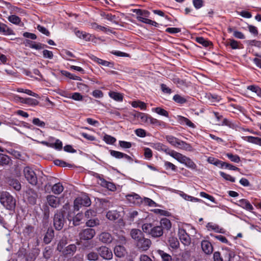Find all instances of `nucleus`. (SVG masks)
Instances as JSON below:
<instances>
[{
  "instance_id": "obj_19",
  "label": "nucleus",
  "mask_w": 261,
  "mask_h": 261,
  "mask_svg": "<svg viewBox=\"0 0 261 261\" xmlns=\"http://www.w3.org/2000/svg\"><path fill=\"white\" fill-rule=\"evenodd\" d=\"M115 255L118 257H122L126 254L125 248L121 245L116 246L114 249Z\"/></svg>"
},
{
  "instance_id": "obj_31",
  "label": "nucleus",
  "mask_w": 261,
  "mask_h": 261,
  "mask_svg": "<svg viewBox=\"0 0 261 261\" xmlns=\"http://www.w3.org/2000/svg\"><path fill=\"white\" fill-rule=\"evenodd\" d=\"M169 245L173 249H177L179 246V242L175 237H170L168 240Z\"/></svg>"
},
{
  "instance_id": "obj_32",
  "label": "nucleus",
  "mask_w": 261,
  "mask_h": 261,
  "mask_svg": "<svg viewBox=\"0 0 261 261\" xmlns=\"http://www.w3.org/2000/svg\"><path fill=\"white\" fill-rule=\"evenodd\" d=\"M205 97L209 100V102L211 103L219 102L221 99V97L219 95L211 93L206 94Z\"/></svg>"
},
{
  "instance_id": "obj_13",
  "label": "nucleus",
  "mask_w": 261,
  "mask_h": 261,
  "mask_svg": "<svg viewBox=\"0 0 261 261\" xmlns=\"http://www.w3.org/2000/svg\"><path fill=\"white\" fill-rule=\"evenodd\" d=\"M48 204L52 207L56 208L60 204V199L57 197L50 195L46 197Z\"/></svg>"
},
{
  "instance_id": "obj_24",
  "label": "nucleus",
  "mask_w": 261,
  "mask_h": 261,
  "mask_svg": "<svg viewBox=\"0 0 261 261\" xmlns=\"http://www.w3.org/2000/svg\"><path fill=\"white\" fill-rule=\"evenodd\" d=\"M0 33L5 35H14L13 31L9 28L7 25L0 23Z\"/></svg>"
},
{
  "instance_id": "obj_60",
  "label": "nucleus",
  "mask_w": 261,
  "mask_h": 261,
  "mask_svg": "<svg viewBox=\"0 0 261 261\" xmlns=\"http://www.w3.org/2000/svg\"><path fill=\"white\" fill-rule=\"evenodd\" d=\"M91 28L94 30H100L103 32H107L109 29L105 27L98 25L97 23L94 22L91 24Z\"/></svg>"
},
{
  "instance_id": "obj_29",
  "label": "nucleus",
  "mask_w": 261,
  "mask_h": 261,
  "mask_svg": "<svg viewBox=\"0 0 261 261\" xmlns=\"http://www.w3.org/2000/svg\"><path fill=\"white\" fill-rule=\"evenodd\" d=\"M63 190H64V187H63L62 184L60 182L55 184V185H53V186L52 187V188H51L52 192L55 194H57V195H58V194H60V193H61L63 191Z\"/></svg>"
},
{
  "instance_id": "obj_22",
  "label": "nucleus",
  "mask_w": 261,
  "mask_h": 261,
  "mask_svg": "<svg viewBox=\"0 0 261 261\" xmlns=\"http://www.w3.org/2000/svg\"><path fill=\"white\" fill-rule=\"evenodd\" d=\"M206 227L208 230H214L216 232L221 233L225 232L223 228H220L217 224L212 222L208 223L206 225Z\"/></svg>"
},
{
  "instance_id": "obj_53",
  "label": "nucleus",
  "mask_w": 261,
  "mask_h": 261,
  "mask_svg": "<svg viewBox=\"0 0 261 261\" xmlns=\"http://www.w3.org/2000/svg\"><path fill=\"white\" fill-rule=\"evenodd\" d=\"M183 164L185 165L187 167L193 169H195L196 167V164L188 157L186 159Z\"/></svg>"
},
{
  "instance_id": "obj_62",
  "label": "nucleus",
  "mask_w": 261,
  "mask_h": 261,
  "mask_svg": "<svg viewBox=\"0 0 261 261\" xmlns=\"http://www.w3.org/2000/svg\"><path fill=\"white\" fill-rule=\"evenodd\" d=\"M152 228V225L151 223H145L142 226L143 231L149 234L150 233Z\"/></svg>"
},
{
  "instance_id": "obj_64",
  "label": "nucleus",
  "mask_w": 261,
  "mask_h": 261,
  "mask_svg": "<svg viewBox=\"0 0 261 261\" xmlns=\"http://www.w3.org/2000/svg\"><path fill=\"white\" fill-rule=\"evenodd\" d=\"M103 140L108 144H112L113 143H114L116 140L115 138L110 136V135H106L104 137H103Z\"/></svg>"
},
{
  "instance_id": "obj_18",
  "label": "nucleus",
  "mask_w": 261,
  "mask_h": 261,
  "mask_svg": "<svg viewBox=\"0 0 261 261\" xmlns=\"http://www.w3.org/2000/svg\"><path fill=\"white\" fill-rule=\"evenodd\" d=\"M168 154H169L171 156L173 157L181 164H184L186 159L187 158V156L173 150H170Z\"/></svg>"
},
{
  "instance_id": "obj_12",
  "label": "nucleus",
  "mask_w": 261,
  "mask_h": 261,
  "mask_svg": "<svg viewBox=\"0 0 261 261\" xmlns=\"http://www.w3.org/2000/svg\"><path fill=\"white\" fill-rule=\"evenodd\" d=\"M236 204L249 212H251L253 210V207L249 201L245 199H240Z\"/></svg>"
},
{
  "instance_id": "obj_25",
  "label": "nucleus",
  "mask_w": 261,
  "mask_h": 261,
  "mask_svg": "<svg viewBox=\"0 0 261 261\" xmlns=\"http://www.w3.org/2000/svg\"><path fill=\"white\" fill-rule=\"evenodd\" d=\"M133 116L135 117L140 118L142 122L144 123H149L150 118L151 117V116L148 114L141 112H136L133 115Z\"/></svg>"
},
{
  "instance_id": "obj_8",
  "label": "nucleus",
  "mask_w": 261,
  "mask_h": 261,
  "mask_svg": "<svg viewBox=\"0 0 261 261\" xmlns=\"http://www.w3.org/2000/svg\"><path fill=\"white\" fill-rule=\"evenodd\" d=\"M25 197L31 204L36 203L37 198V194L32 189H28L25 192Z\"/></svg>"
},
{
  "instance_id": "obj_36",
  "label": "nucleus",
  "mask_w": 261,
  "mask_h": 261,
  "mask_svg": "<svg viewBox=\"0 0 261 261\" xmlns=\"http://www.w3.org/2000/svg\"><path fill=\"white\" fill-rule=\"evenodd\" d=\"M157 253L161 257L163 261H172L171 256L164 251L158 250Z\"/></svg>"
},
{
  "instance_id": "obj_23",
  "label": "nucleus",
  "mask_w": 261,
  "mask_h": 261,
  "mask_svg": "<svg viewBox=\"0 0 261 261\" xmlns=\"http://www.w3.org/2000/svg\"><path fill=\"white\" fill-rule=\"evenodd\" d=\"M151 146L158 151H163L167 154H169V152L170 151V150L168 147L161 143L152 144Z\"/></svg>"
},
{
  "instance_id": "obj_38",
  "label": "nucleus",
  "mask_w": 261,
  "mask_h": 261,
  "mask_svg": "<svg viewBox=\"0 0 261 261\" xmlns=\"http://www.w3.org/2000/svg\"><path fill=\"white\" fill-rule=\"evenodd\" d=\"M109 95L111 98L117 101H121L123 100V96L121 94L115 92H110Z\"/></svg>"
},
{
  "instance_id": "obj_15",
  "label": "nucleus",
  "mask_w": 261,
  "mask_h": 261,
  "mask_svg": "<svg viewBox=\"0 0 261 261\" xmlns=\"http://www.w3.org/2000/svg\"><path fill=\"white\" fill-rule=\"evenodd\" d=\"M201 246L203 251L205 254H210L212 253L213 248L209 241L206 240L202 241L201 243Z\"/></svg>"
},
{
  "instance_id": "obj_10",
  "label": "nucleus",
  "mask_w": 261,
  "mask_h": 261,
  "mask_svg": "<svg viewBox=\"0 0 261 261\" xmlns=\"http://www.w3.org/2000/svg\"><path fill=\"white\" fill-rule=\"evenodd\" d=\"M127 201L130 203L138 204L142 202L141 197L137 194L132 193L125 196Z\"/></svg>"
},
{
  "instance_id": "obj_7",
  "label": "nucleus",
  "mask_w": 261,
  "mask_h": 261,
  "mask_svg": "<svg viewBox=\"0 0 261 261\" xmlns=\"http://www.w3.org/2000/svg\"><path fill=\"white\" fill-rule=\"evenodd\" d=\"M178 236L181 243L186 246L190 244L191 239L186 230L182 228L178 229Z\"/></svg>"
},
{
  "instance_id": "obj_39",
  "label": "nucleus",
  "mask_w": 261,
  "mask_h": 261,
  "mask_svg": "<svg viewBox=\"0 0 261 261\" xmlns=\"http://www.w3.org/2000/svg\"><path fill=\"white\" fill-rule=\"evenodd\" d=\"M91 59L94 62H95L99 64H101L102 65L105 66L109 67V66H110V65L111 64V63H110L108 61H105V60H103L101 59L98 58L94 56H92L91 57Z\"/></svg>"
},
{
  "instance_id": "obj_11",
  "label": "nucleus",
  "mask_w": 261,
  "mask_h": 261,
  "mask_svg": "<svg viewBox=\"0 0 261 261\" xmlns=\"http://www.w3.org/2000/svg\"><path fill=\"white\" fill-rule=\"evenodd\" d=\"M16 100L22 103L27 104L30 106H35L39 104V101L37 100L30 97H17Z\"/></svg>"
},
{
  "instance_id": "obj_41",
  "label": "nucleus",
  "mask_w": 261,
  "mask_h": 261,
  "mask_svg": "<svg viewBox=\"0 0 261 261\" xmlns=\"http://www.w3.org/2000/svg\"><path fill=\"white\" fill-rule=\"evenodd\" d=\"M177 147H179L181 149L187 150V151H192V146L189 144L187 143L186 142L180 140L178 145Z\"/></svg>"
},
{
  "instance_id": "obj_61",
  "label": "nucleus",
  "mask_w": 261,
  "mask_h": 261,
  "mask_svg": "<svg viewBox=\"0 0 261 261\" xmlns=\"http://www.w3.org/2000/svg\"><path fill=\"white\" fill-rule=\"evenodd\" d=\"M87 257L89 260L95 261L98 259V255L96 252H91L87 255Z\"/></svg>"
},
{
  "instance_id": "obj_40",
  "label": "nucleus",
  "mask_w": 261,
  "mask_h": 261,
  "mask_svg": "<svg viewBox=\"0 0 261 261\" xmlns=\"http://www.w3.org/2000/svg\"><path fill=\"white\" fill-rule=\"evenodd\" d=\"M166 139L170 144L176 147H177L180 141L179 139L172 136H167L166 137Z\"/></svg>"
},
{
  "instance_id": "obj_44",
  "label": "nucleus",
  "mask_w": 261,
  "mask_h": 261,
  "mask_svg": "<svg viewBox=\"0 0 261 261\" xmlns=\"http://www.w3.org/2000/svg\"><path fill=\"white\" fill-rule=\"evenodd\" d=\"M219 166L221 168H228L230 170H234V171H239L240 169L236 166H234L230 164L227 163L226 162L220 161Z\"/></svg>"
},
{
  "instance_id": "obj_28",
  "label": "nucleus",
  "mask_w": 261,
  "mask_h": 261,
  "mask_svg": "<svg viewBox=\"0 0 261 261\" xmlns=\"http://www.w3.org/2000/svg\"><path fill=\"white\" fill-rule=\"evenodd\" d=\"M150 234L153 237H159L163 234V229L160 226L152 228Z\"/></svg>"
},
{
  "instance_id": "obj_54",
  "label": "nucleus",
  "mask_w": 261,
  "mask_h": 261,
  "mask_svg": "<svg viewBox=\"0 0 261 261\" xmlns=\"http://www.w3.org/2000/svg\"><path fill=\"white\" fill-rule=\"evenodd\" d=\"M134 12L137 14V16L146 17H148L150 15L149 12L146 10H141L140 9H136L134 10Z\"/></svg>"
},
{
  "instance_id": "obj_51",
  "label": "nucleus",
  "mask_w": 261,
  "mask_h": 261,
  "mask_svg": "<svg viewBox=\"0 0 261 261\" xmlns=\"http://www.w3.org/2000/svg\"><path fill=\"white\" fill-rule=\"evenodd\" d=\"M226 156L233 162L238 163L240 162V158L237 154L228 153L226 154Z\"/></svg>"
},
{
  "instance_id": "obj_26",
  "label": "nucleus",
  "mask_w": 261,
  "mask_h": 261,
  "mask_svg": "<svg viewBox=\"0 0 261 261\" xmlns=\"http://www.w3.org/2000/svg\"><path fill=\"white\" fill-rule=\"evenodd\" d=\"M24 44L26 46L30 47L32 48L36 49H40L42 48V44L41 43H36L30 40L27 39L24 41Z\"/></svg>"
},
{
  "instance_id": "obj_47",
  "label": "nucleus",
  "mask_w": 261,
  "mask_h": 261,
  "mask_svg": "<svg viewBox=\"0 0 261 261\" xmlns=\"http://www.w3.org/2000/svg\"><path fill=\"white\" fill-rule=\"evenodd\" d=\"M17 91L18 92H20V93H24L29 95L32 96L33 97H35L36 98L39 97V96L38 94L32 92L31 90H29V89L19 88V89H18Z\"/></svg>"
},
{
  "instance_id": "obj_57",
  "label": "nucleus",
  "mask_w": 261,
  "mask_h": 261,
  "mask_svg": "<svg viewBox=\"0 0 261 261\" xmlns=\"http://www.w3.org/2000/svg\"><path fill=\"white\" fill-rule=\"evenodd\" d=\"M33 230L34 228L32 226H27L23 229V233L26 238L29 237L33 232Z\"/></svg>"
},
{
  "instance_id": "obj_58",
  "label": "nucleus",
  "mask_w": 261,
  "mask_h": 261,
  "mask_svg": "<svg viewBox=\"0 0 261 261\" xmlns=\"http://www.w3.org/2000/svg\"><path fill=\"white\" fill-rule=\"evenodd\" d=\"M10 185L17 191H19L21 189V185L17 180L13 179L11 180Z\"/></svg>"
},
{
  "instance_id": "obj_59",
  "label": "nucleus",
  "mask_w": 261,
  "mask_h": 261,
  "mask_svg": "<svg viewBox=\"0 0 261 261\" xmlns=\"http://www.w3.org/2000/svg\"><path fill=\"white\" fill-rule=\"evenodd\" d=\"M220 175L224 178L226 180H228L231 182H234L235 181V178L231 176V175L227 174L223 172L220 171L219 172Z\"/></svg>"
},
{
  "instance_id": "obj_27",
  "label": "nucleus",
  "mask_w": 261,
  "mask_h": 261,
  "mask_svg": "<svg viewBox=\"0 0 261 261\" xmlns=\"http://www.w3.org/2000/svg\"><path fill=\"white\" fill-rule=\"evenodd\" d=\"M149 123L154 126H160L163 128L166 127V123L164 122L159 120L156 118H153L151 116L150 118Z\"/></svg>"
},
{
  "instance_id": "obj_3",
  "label": "nucleus",
  "mask_w": 261,
  "mask_h": 261,
  "mask_svg": "<svg viewBox=\"0 0 261 261\" xmlns=\"http://www.w3.org/2000/svg\"><path fill=\"white\" fill-rule=\"evenodd\" d=\"M91 204L90 198L87 195H84L82 196L76 198L74 201V209L79 210L80 206H89Z\"/></svg>"
},
{
  "instance_id": "obj_5",
  "label": "nucleus",
  "mask_w": 261,
  "mask_h": 261,
  "mask_svg": "<svg viewBox=\"0 0 261 261\" xmlns=\"http://www.w3.org/2000/svg\"><path fill=\"white\" fill-rule=\"evenodd\" d=\"M95 231L92 228H86L82 230L79 233L81 240H89L92 239L95 235Z\"/></svg>"
},
{
  "instance_id": "obj_30",
  "label": "nucleus",
  "mask_w": 261,
  "mask_h": 261,
  "mask_svg": "<svg viewBox=\"0 0 261 261\" xmlns=\"http://www.w3.org/2000/svg\"><path fill=\"white\" fill-rule=\"evenodd\" d=\"M137 19L138 21L143 23L149 24L153 26L156 27L158 23L154 21L147 18L146 17L137 16Z\"/></svg>"
},
{
  "instance_id": "obj_2",
  "label": "nucleus",
  "mask_w": 261,
  "mask_h": 261,
  "mask_svg": "<svg viewBox=\"0 0 261 261\" xmlns=\"http://www.w3.org/2000/svg\"><path fill=\"white\" fill-rule=\"evenodd\" d=\"M23 173L27 181L32 185L37 184V178L34 170L29 167H26L23 169Z\"/></svg>"
},
{
  "instance_id": "obj_49",
  "label": "nucleus",
  "mask_w": 261,
  "mask_h": 261,
  "mask_svg": "<svg viewBox=\"0 0 261 261\" xmlns=\"http://www.w3.org/2000/svg\"><path fill=\"white\" fill-rule=\"evenodd\" d=\"M247 89L255 93L257 96L261 97V89L259 87L251 85L247 87Z\"/></svg>"
},
{
  "instance_id": "obj_4",
  "label": "nucleus",
  "mask_w": 261,
  "mask_h": 261,
  "mask_svg": "<svg viewBox=\"0 0 261 261\" xmlns=\"http://www.w3.org/2000/svg\"><path fill=\"white\" fill-rule=\"evenodd\" d=\"M97 251L99 255L105 259L110 260L113 257V253L111 250L106 246H101L97 248Z\"/></svg>"
},
{
  "instance_id": "obj_45",
  "label": "nucleus",
  "mask_w": 261,
  "mask_h": 261,
  "mask_svg": "<svg viewBox=\"0 0 261 261\" xmlns=\"http://www.w3.org/2000/svg\"><path fill=\"white\" fill-rule=\"evenodd\" d=\"M8 20L10 22L17 25H20L21 23L20 18L15 15L9 16Z\"/></svg>"
},
{
  "instance_id": "obj_20",
  "label": "nucleus",
  "mask_w": 261,
  "mask_h": 261,
  "mask_svg": "<svg viewBox=\"0 0 261 261\" xmlns=\"http://www.w3.org/2000/svg\"><path fill=\"white\" fill-rule=\"evenodd\" d=\"M76 246L74 244H71L67 246L65 249H62V253L66 256L72 255L75 252Z\"/></svg>"
},
{
  "instance_id": "obj_6",
  "label": "nucleus",
  "mask_w": 261,
  "mask_h": 261,
  "mask_svg": "<svg viewBox=\"0 0 261 261\" xmlns=\"http://www.w3.org/2000/svg\"><path fill=\"white\" fill-rule=\"evenodd\" d=\"M64 218L62 213H57L55 215L54 225L57 230H61L64 225Z\"/></svg>"
},
{
  "instance_id": "obj_46",
  "label": "nucleus",
  "mask_w": 261,
  "mask_h": 261,
  "mask_svg": "<svg viewBox=\"0 0 261 261\" xmlns=\"http://www.w3.org/2000/svg\"><path fill=\"white\" fill-rule=\"evenodd\" d=\"M161 227L166 229H169L171 227L170 221L167 218L162 219L161 220Z\"/></svg>"
},
{
  "instance_id": "obj_63",
  "label": "nucleus",
  "mask_w": 261,
  "mask_h": 261,
  "mask_svg": "<svg viewBox=\"0 0 261 261\" xmlns=\"http://www.w3.org/2000/svg\"><path fill=\"white\" fill-rule=\"evenodd\" d=\"M173 99L176 102L180 103V104H182V103L186 102V99L184 97H182L181 96H180L178 94L175 95L173 97Z\"/></svg>"
},
{
  "instance_id": "obj_35",
  "label": "nucleus",
  "mask_w": 261,
  "mask_h": 261,
  "mask_svg": "<svg viewBox=\"0 0 261 261\" xmlns=\"http://www.w3.org/2000/svg\"><path fill=\"white\" fill-rule=\"evenodd\" d=\"M120 215L116 211H110L107 214V217L110 220H115L119 218Z\"/></svg>"
},
{
  "instance_id": "obj_16",
  "label": "nucleus",
  "mask_w": 261,
  "mask_h": 261,
  "mask_svg": "<svg viewBox=\"0 0 261 261\" xmlns=\"http://www.w3.org/2000/svg\"><path fill=\"white\" fill-rule=\"evenodd\" d=\"M99 240L105 244H109L112 242L113 237L110 233L103 232L99 235Z\"/></svg>"
},
{
  "instance_id": "obj_56",
  "label": "nucleus",
  "mask_w": 261,
  "mask_h": 261,
  "mask_svg": "<svg viewBox=\"0 0 261 261\" xmlns=\"http://www.w3.org/2000/svg\"><path fill=\"white\" fill-rule=\"evenodd\" d=\"M228 31L229 32H233V35L237 38L243 39L245 38V36L244 34L239 31H233L232 29L229 28L228 29Z\"/></svg>"
},
{
  "instance_id": "obj_50",
  "label": "nucleus",
  "mask_w": 261,
  "mask_h": 261,
  "mask_svg": "<svg viewBox=\"0 0 261 261\" xmlns=\"http://www.w3.org/2000/svg\"><path fill=\"white\" fill-rule=\"evenodd\" d=\"M54 236V231L48 230L44 237V242L46 244H48L51 242V240Z\"/></svg>"
},
{
  "instance_id": "obj_52",
  "label": "nucleus",
  "mask_w": 261,
  "mask_h": 261,
  "mask_svg": "<svg viewBox=\"0 0 261 261\" xmlns=\"http://www.w3.org/2000/svg\"><path fill=\"white\" fill-rule=\"evenodd\" d=\"M86 224L88 227H93L94 226L98 225L99 224V220L97 219H90L86 222Z\"/></svg>"
},
{
  "instance_id": "obj_43",
  "label": "nucleus",
  "mask_w": 261,
  "mask_h": 261,
  "mask_svg": "<svg viewBox=\"0 0 261 261\" xmlns=\"http://www.w3.org/2000/svg\"><path fill=\"white\" fill-rule=\"evenodd\" d=\"M131 105L133 107L140 108L141 110H145L146 108V103L141 101H133L132 102Z\"/></svg>"
},
{
  "instance_id": "obj_34",
  "label": "nucleus",
  "mask_w": 261,
  "mask_h": 261,
  "mask_svg": "<svg viewBox=\"0 0 261 261\" xmlns=\"http://www.w3.org/2000/svg\"><path fill=\"white\" fill-rule=\"evenodd\" d=\"M100 15L104 18L114 23H117V17L115 15H112L111 13H107L105 12H101Z\"/></svg>"
},
{
  "instance_id": "obj_42",
  "label": "nucleus",
  "mask_w": 261,
  "mask_h": 261,
  "mask_svg": "<svg viewBox=\"0 0 261 261\" xmlns=\"http://www.w3.org/2000/svg\"><path fill=\"white\" fill-rule=\"evenodd\" d=\"M10 159L8 155L0 153V165H8L10 162Z\"/></svg>"
},
{
  "instance_id": "obj_21",
  "label": "nucleus",
  "mask_w": 261,
  "mask_h": 261,
  "mask_svg": "<svg viewBox=\"0 0 261 261\" xmlns=\"http://www.w3.org/2000/svg\"><path fill=\"white\" fill-rule=\"evenodd\" d=\"M130 236L136 243L141 238H143V234L141 231L138 229H133L130 231Z\"/></svg>"
},
{
  "instance_id": "obj_33",
  "label": "nucleus",
  "mask_w": 261,
  "mask_h": 261,
  "mask_svg": "<svg viewBox=\"0 0 261 261\" xmlns=\"http://www.w3.org/2000/svg\"><path fill=\"white\" fill-rule=\"evenodd\" d=\"M178 120L180 124H186L187 125L192 128H195L196 127L195 125L193 122L186 117L179 116H178Z\"/></svg>"
},
{
  "instance_id": "obj_9",
  "label": "nucleus",
  "mask_w": 261,
  "mask_h": 261,
  "mask_svg": "<svg viewBox=\"0 0 261 261\" xmlns=\"http://www.w3.org/2000/svg\"><path fill=\"white\" fill-rule=\"evenodd\" d=\"M136 243L138 248L143 250H146L150 247L151 241L149 239L145 238L143 236V238L140 239Z\"/></svg>"
},
{
  "instance_id": "obj_1",
  "label": "nucleus",
  "mask_w": 261,
  "mask_h": 261,
  "mask_svg": "<svg viewBox=\"0 0 261 261\" xmlns=\"http://www.w3.org/2000/svg\"><path fill=\"white\" fill-rule=\"evenodd\" d=\"M0 202L7 210H13L16 205V200L9 192L3 191L0 193Z\"/></svg>"
},
{
  "instance_id": "obj_17",
  "label": "nucleus",
  "mask_w": 261,
  "mask_h": 261,
  "mask_svg": "<svg viewBox=\"0 0 261 261\" xmlns=\"http://www.w3.org/2000/svg\"><path fill=\"white\" fill-rule=\"evenodd\" d=\"M243 140L249 143L258 145L261 146V138L253 136H243L242 137Z\"/></svg>"
},
{
  "instance_id": "obj_37",
  "label": "nucleus",
  "mask_w": 261,
  "mask_h": 261,
  "mask_svg": "<svg viewBox=\"0 0 261 261\" xmlns=\"http://www.w3.org/2000/svg\"><path fill=\"white\" fill-rule=\"evenodd\" d=\"M152 111L154 112H155L156 113H157L158 114H159L160 115L166 117H169L168 112L166 110H165V109H164L162 108H160V107L154 108L152 109Z\"/></svg>"
},
{
  "instance_id": "obj_14",
  "label": "nucleus",
  "mask_w": 261,
  "mask_h": 261,
  "mask_svg": "<svg viewBox=\"0 0 261 261\" xmlns=\"http://www.w3.org/2000/svg\"><path fill=\"white\" fill-rule=\"evenodd\" d=\"M178 194L186 201H191L193 202H203V201L200 199L190 196L185 193L182 191H178Z\"/></svg>"
},
{
  "instance_id": "obj_55",
  "label": "nucleus",
  "mask_w": 261,
  "mask_h": 261,
  "mask_svg": "<svg viewBox=\"0 0 261 261\" xmlns=\"http://www.w3.org/2000/svg\"><path fill=\"white\" fill-rule=\"evenodd\" d=\"M143 202L145 204L148 205L149 206H158V205L151 200L150 198L145 197L143 200H142V202Z\"/></svg>"
},
{
  "instance_id": "obj_48",
  "label": "nucleus",
  "mask_w": 261,
  "mask_h": 261,
  "mask_svg": "<svg viewBox=\"0 0 261 261\" xmlns=\"http://www.w3.org/2000/svg\"><path fill=\"white\" fill-rule=\"evenodd\" d=\"M61 73L63 75L69 78L70 79L76 80V81H81V78L79 76H76L73 74H72L67 71H62Z\"/></svg>"
}]
</instances>
